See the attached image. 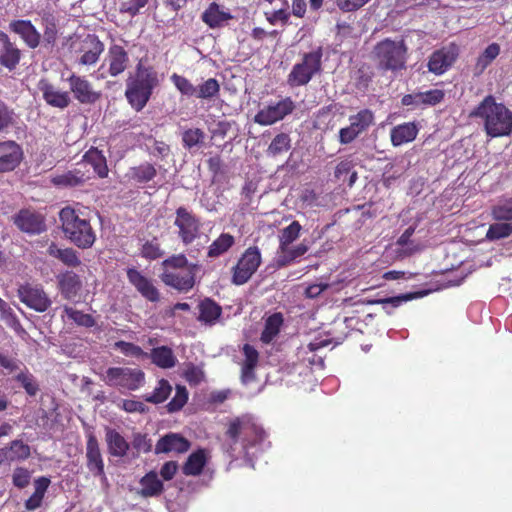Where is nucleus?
Instances as JSON below:
<instances>
[{"mask_svg":"<svg viewBox=\"0 0 512 512\" xmlns=\"http://www.w3.org/2000/svg\"><path fill=\"white\" fill-rule=\"evenodd\" d=\"M470 118L480 119L487 136L498 138L512 134V111L493 95H487L469 113Z\"/></svg>","mask_w":512,"mask_h":512,"instance_id":"1","label":"nucleus"},{"mask_svg":"<svg viewBox=\"0 0 512 512\" xmlns=\"http://www.w3.org/2000/svg\"><path fill=\"white\" fill-rule=\"evenodd\" d=\"M159 84L156 69L152 65H144L140 60L136 64L134 75L126 80L125 97L132 109L136 112L142 111Z\"/></svg>","mask_w":512,"mask_h":512,"instance_id":"2","label":"nucleus"},{"mask_svg":"<svg viewBox=\"0 0 512 512\" xmlns=\"http://www.w3.org/2000/svg\"><path fill=\"white\" fill-rule=\"evenodd\" d=\"M160 280L178 292L187 293L196 283V273L200 266L189 262L183 253L172 254L161 263Z\"/></svg>","mask_w":512,"mask_h":512,"instance_id":"3","label":"nucleus"},{"mask_svg":"<svg viewBox=\"0 0 512 512\" xmlns=\"http://www.w3.org/2000/svg\"><path fill=\"white\" fill-rule=\"evenodd\" d=\"M59 220L62 232L70 243L80 249H89L94 245L96 232L80 210L65 206L59 212Z\"/></svg>","mask_w":512,"mask_h":512,"instance_id":"4","label":"nucleus"},{"mask_svg":"<svg viewBox=\"0 0 512 512\" xmlns=\"http://www.w3.org/2000/svg\"><path fill=\"white\" fill-rule=\"evenodd\" d=\"M373 54L380 70L397 72L406 67L407 47L403 40L385 38L375 45Z\"/></svg>","mask_w":512,"mask_h":512,"instance_id":"5","label":"nucleus"},{"mask_svg":"<svg viewBox=\"0 0 512 512\" xmlns=\"http://www.w3.org/2000/svg\"><path fill=\"white\" fill-rule=\"evenodd\" d=\"M323 47L305 52L301 55V61L293 65L288 74L287 81L292 87L307 85L313 77L322 71Z\"/></svg>","mask_w":512,"mask_h":512,"instance_id":"6","label":"nucleus"},{"mask_svg":"<svg viewBox=\"0 0 512 512\" xmlns=\"http://www.w3.org/2000/svg\"><path fill=\"white\" fill-rule=\"evenodd\" d=\"M226 435L233 444H236L241 437L243 449L248 450L264 440L265 431L249 418L238 417L230 422Z\"/></svg>","mask_w":512,"mask_h":512,"instance_id":"7","label":"nucleus"},{"mask_svg":"<svg viewBox=\"0 0 512 512\" xmlns=\"http://www.w3.org/2000/svg\"><path fill=\"white\" fill-rule=\"evenodd\" d=\"M104 381L112 387L135 391L144 384L145 373L139 368L110 367Z\"/></svg>","mask_w":512,"mask_h":512,"instance_id":"8","label":"nucleus"},{"mask_svg":"<svg viewBox=\"0 0 512 512\" xmlns=\"http://www.w3.org/2000/svg\"><path fill=\"white\" fill-rule=\"evenodd\" d=\"M174 226L177 228L178 238L183 245L192 244L201 234V221L186 207L180 206L176 209Z\"/></svg>","mask_w":512,"mask_h":512,"instance_id":"9","label":"nucleus"},{"mask_svg":"<svg viewBox=\"0 0 512 512\" xmlns=\"http://www.w3.org/2000/svg\"><path fill=\"white\" fill-rule=\"evenodd\" d=\"M262 257L258 247L247 248L236 265L232 268L233 284L240 286L247 283L261 265Z\"/></svg>","mask_w":512,"mask_h":512,"instance_id":"10","label":"nucleus"},{"mask_svg":"<svg viewBox=\"0 0 512 512\" xmlns=\"http://www.w3.org/2000/svg\"><path fill=\"white\" fill-rule=\"evenodd\" d=\"M67 83L73 98L82 105H94L102 97V92L96 90L85 76L72 73L67 78Z\"/></svg>","mask_w":512,"mask_h":512,"instance_id":"11","label":"nucleus"},{"mask_svg":"<svg viewBox=\"0 0 512 512\" xmlns=\"http://www.w3.org/2000/svg\"><path fill=\"white\" fill-rule=\"evenodd\" d=\"M295 107V103L291 97H285L276 103H270L260 109L256 113L254 121L262 126L273 125L291 114Z\"/></svg>","mask_w":512,"mask_h":512,"instance_id":"12","label":"nucleus"},{"mask_svg":"<svg viewBox=\"0 0 512 512\" xmlns=\"http://www.w3.org/2000/svg\"><path fill=\"white\" fill-rule=\"evenodd\" d=\"M20 301L37 312H45L51 306V300L43 287L26 283L17 290Z\"/></svg>","mask_w":512,"mask_h":512,"instance_id":"13","label":"nucleus"},{"mask_svg":"<svg viewBox=\"0 0 512 512\" xmlns=\"http://www.w3.org/2000/svg\"><path fill=\"white\" fill-rule=\"evenodd\" d=\"M459 55L456 44H450L434 51L427 64L428 70L435 75H442L455 63Z\"/></svg>","mask_w":512,"mask_h":512,"instance_id":"14","label":"nucleus"},{"mask_svg":"<svg viewBox=\"0 0 512 512\" xmlns=\"http://www.w3.org/2000/svg\"><path fill=\"white\" fill-rule=\"evenodd\" d=\"M16 227L27 234L38 235L46 230L45 217L32 209H21L13 216Z\"/></svg>","mask_w":512,"mask_h":512,"instance_id":"15","label":"nucleus"},{"mask_svg":"<svg viewBox=\"0 0 512 512\" xmlns=\"http://www.w3.org/2000/svg\"><path fill=\"white\" fill-rule=\"evenodd\" d=\"M76 52L81 56L78 64L91 66L98 62L101 54L104 52V43L95 34H87L78 45Z\"/></svg>","mask_w":512,"mask_h":512,"instance_id":"16","label":"nucleus"},{"mask_svg":"<svg viewBox=\"0 0 512 512\" xmlns=\"http://www.w3.org/2000/svg\"><path fill=\"white\" fill-rule=\"evenodd\" d=\"M129 63V55L125 48L119 44H111L102 67L107 65L108 74L111 77H117L128 68Z\"/></svg>","mask_w":512,"mask_h":512,"instance_id":"17","label":"nucleus"},{"mask_svg":"<svg viewBox=\"0 0 512 512\" xmlns=\"http://www.w3.org/2000/svg\"><path fill=\"white\" fill-rule=\"evenodd\" d=\"M23 158L21 146L13 140L0 142V173L13 171Z\"/></svg>","mask_w":512,"mask_h":512,"instance_id":"18","label":"nucleus"},{"mask_svg":"<svg viewBox=\"0 0 512 512\" xmlns=\"http://www.w3.org/2000/svg\"><path fill=\"white\" fill-rule=\"evenodd\" d=\"M191 447L190 441L179 433L169 432L160 437L157 441L154 453L168 454V453H185Z\"/></svg>","mask_w":512,"mask_h":512,"instance_id":"19","label":"nucleus"},{"mask_svg":"<svg viewBox=\"0 0 512 512\" xmlns=\"http://www.w3.org/2000/svg\"><path fill=\"white\" fill-rule=\"evenodd\" d=\"M57 288L66 300H73L79 296L83 288L81 277L73 270H65L56 276Z\"/></svg>","mask_w":512,"mask_h":512,"instance_id":"20","label":"nucleus"},{"mask_svg":"<svg viewBox=\"0 0 512 512\" xmlns=\"http://www.w3.org/2000/svg\"><path fill=\"white\" fill-rule=\"evenodd\" d=\"M127 278L146 300L150 302H158L160 300V292L157 287L136 268L127 269Z\"/></svg>","mask_w":512,"mask_h":512,"instance_id":"21","label":"nucleus"},{"mask_svg":"<svg viewBox=\"0 0 512 512\" xmlns=\"http://www.w3.org/2000/svg\"><path fill=\"white\" fill-rule=\"evenodd\" d=\"M9 30L17 34L30 49H36L41 45V33L30 20H13L9 23Z\"/></svg>","mask_w":512,"mask_h":512,"instance_id":"22","label":"nucleus"},{"mask_svg":"<svg viewBox=\"0 0 512 512\" xmlns=\"http://www.w3.org/2000/svg\"><path fill=\"white\" fill-rule=\"evenodd\" d=\"M86 465L93 476L105 478L104 461L99 442L92 433L87 436Z\"/></svg>","mask_w":512,"mask_h":512,"instance_id":"23","label":"nucleus"},{"mask_svg":"<svg viewBox=\"0 0 512 512\" xmlns=\"http://www.w3.org/2000/svg\"><path fill=\"white\" fill-rule=\"evenodd\" d=\"M0 44V65L9 71L15 70L21 60V50L2 31L0 32Z\"/></svg>","mask_w":512,"mask_h":512,"instance_id":"24","label":"nucleus"},{"mask_svg":"<svg viewBox=\"0 0 512 512\" xmlns=\"http://www.w3.org/2000/svg\"><path fill=\"white\" fill-rule=\"evenodd\" d=\"M39 89L42 92L45 102L55 108L65 109L71 103L69 92L60 91L51 83L41 80Z\"/></svg>","mask_w":512,"mask_h":512,"instance_id":"25","label":"nucleus"},{"mask_svg":"<svg viewBox=\"0 0 512 512\" xmlns=\"http://www.w3.org/2000/svg\"><path fill=\"white\" fill-rule=\"evenodd\" d=\"M41 25L43 27V36L41 35V45L50 49L56 45L58 39V21L51 12L41 14Z\"/></svg>","mask_w":512,"mask_h":512,"instance_id":"26","label":"nucleus"},{"mask_svg":"<svg viewBox=\"0 0 512 512\" xmlns=\"http://www.w3.org/2000/svg\"><path fill=\"white\" fill-rule=\"evenodd\" d=\"M419 128L415 122H406L394 126L390 131V140L394 147L401 146L415 140Z\"/></svg>","mask_w":512,"mask_h":512,"instance_id":"27","label":"nucleus"},{"mask_svg":"<svg viewBox=\"0 0 512 512\" xmlns=\"http://www.w3.org/2000/svg\"><path fill=\"white\" fill-rule=\"evenodd\" d=\"M243 353L245 359L241 367V381L243 384H248L256 379L255 368L259 361V353L250 344L243 346Z\"/></svg>","mask_w":512,"mask_h":512,"instance_id":"28","label":"nucleus"},{"mask_svg":"<svg viewBox=\"0 0 512 512\" xmlns=\"http://www.w3.org/2000/svg\"><path fill=\"white\" fill-rule=\"evenodd\" d=\"M108 453L113 457L123 458L130 448L126 439L115 429L107 428L105 434Z\"/></svg>","mask_w":512,"mask_h":512,"instance_id":"29","label":"nucleus"},{"mask_svg":"<svg viewBox=\"0 0 512 512\" xmlns=\"http://www.w3.org/2000/svg\"><path fill=\"white\" fill-rule=\"evenodd\" d=\"M47 254L67 267L75 268L81 265L78 252L71 247L60 248L55 242H51L47 248Z\"/></svg>","mask_w":512,"mask_h":512,"instance_id":"30","label":"nucleus"},{"mask_svg":"<svg viewBox=\"0 0 512 512\" xmlns=\"http://www.w3.org/2000/svg\"><path fill=\"white\" fill-rule=\"evenodd\" d=\"M232 18L231 13L221 10L220 5L216 2L210 3L201 16L202 21L212 29L221 27L223 23Z\"/></svg>","mask_w":512,"mask_h":512,"instance_id":"31","label":"nucleus"},{"mask_svg":"<svg viewBox=\"0 0 512 512\" xmlns=\"http://www.w3.org/2000/svg\"><path fill=\"white\" fill-rule=\"evenodd\" d=\"M198 320L206 325H214L222 315V307L213 299L205 298L198 304Z\"/></svg>","mask_w":512,"mask_h":512,"instance_id":"32","label":"nucleus"},{"mask_svg":"<svg viewBox=\"0 0 512 512\" xmlns=\"http://www.w3.org/2000/svg\"><path fill=\"white\" fill-rule=\"evenodd\" d=\"M83 162L92 166L94 172L99 178H106L108 176V166L105 155L101 150L96 147L88 149L82 158Z\"/></svg>","mask_w":512,"mask_h":512,"instance_id":"33","label":"nucleus"},{"mask_svg":"<svg viewBox=\"0 0 512 512\" xmlns=\"http://www.w3.org/2000/svg\"><path fill=\"white\" fill-rule=\"evenodd\" d=\"M415 229V226L408 227L397 239L396 245L400 247L397 250L398 256L410 257L423 249L422 245L414 243V241L411 240Z\"/></svg>","mask_w":512,"mask_h":512,"instance_id":"34","label":"nucleus"},{"mask_svg":"<svg viewBox=\"0 0 512 512\" xmlns=\"http://www.w3.org/2000/svg\"><path fill=\"white\" fill-rule=\"evenodd\" d=\"M157 175V170L152 163L144 162L138 166L131 167L126 174L129 181L137 184H145L153 180Z\"/></svg>","mask_w":512,"mask_h":512,"instance_id":"35","label":"nucleus"},{"mask_svg":"<svg viewBox=\"0 0 512 512\" xmlns=\"http://www.w3.org/2000/svg\"><path fill=\"white\" fill-rule=\"evenodd\" d=\"M207 463V455L204 449L192 452L182 466V473L186 476H198L202 473Z\"/></svg>","mask_w":512,"mask_h":512,"instance_id":"36","label":"nucleus"},{"mask_svg":"<svg viewBox=\"0 0 512 512\" xmlns=\"http://www.w3.org/2000/svg\"><path fill=\"white\" fill-rule=\"evenodd\" d=\"M140 485V494L146 498L159 496L164 491L163 482L158 478V475L155 471L146 473L140 479Z\"/></svg>","mask_w":512,"mask_h":512,"instance_id":"37","label":"nucleus"},{"mask_svg":"<svg viewBox=\"0 0 512 512\" xmlns=\"http://www.w3.org/2000/svg\"><path fill=\"white\" fill-rule=\"evenodd\" d=\"M153 364L162 369H170L176 365L177 359L168 346L153 348L148 354Z\"/></svg>","mask_w":512,"mask_h":512,"instance_id":"38","label":"nucleus"},{"mask_svg":"<svg viewBox=\"0 0 512 512\" xmlns=\"http://www.w3.org/2000/svg\"><path fill=\"white\" fill-rule=\"evenodd\" d=\"M235 244V238L230 233H221L208 247L207 257L217 258L228 252Z\"/></svg>","mask_w":512,"mask_h":512,"instance_id":"39","label":"nucleus"},{"mask_svg":"<svg viewBox=\"0 0 512 512\" xmlns=\"http://www.w3.org/2000/svg\"><path fill=\"white\" fill-rule=\"evenodd\" d=\"M282 325L283 316L281 313L270 315L265 321L260 340L265 344L270 343L279 334Z\"/></svg>","mask_w":512,"mask_h":512,"instance_id":"40","label":"nucleus"},{"mask_svg":"<svg viewBox=\"0 0 512 512\" xmlns=\"http://www.w3.org/2000/svg\"><path fill=\"white\" fill-rule=\"evenodd\" d=\"M500 54V46L497 43H491L478 56L474 66V74L480 75Z\"/></svg>","mask_w":512,"mask_h":512,"instance_id":"41","label":"nucleus"},{"mask_svg":"<svg viewBox=\"0 0 512 512\" xmlns=\"http://www.w3.org/2000/svg\"><path fill=\"white\" fill-rule=\"evenodd\" d=\"M18 116L15 110L3 100H0V133H7L15 128Z\"/></svg>","mask_w":512,"mask_h":512,"instance_id":"42","label":"nucleus"},{"mask_svg":"<svg viewBox=\"0 0 512 512\" xmlns=\"http://www.w3.org/2000/svg\"><path fill=\"white\" fill-rule=\"evenodd\" d=\"M349 122L360 135L374 123V114L369 109H362L357 114L351 115Z\"/></svg>","mask_w":512,"mask_h":512,"instance_id":"43","label":"nucleus"},{"mask_svg":"<svg viewBox=\"0 0 512 512\" xmlns=\"http://www.w3.org/2000/svg\"><path fill=\"white\" fill-rule=\"evenodd\" d=\"M194 97L202 100H211L220 92V84L215 78H208L195 88Z\"/></svg>","mask_w":512,"mask_h":512,"instance_id":"44","label":"nucleus"},{"mask_svg":"<svg viewBox=\"0 0 512 512\" xmlns=\"http://www.w3.org/2000/svg\"><path fill=\"white\" fill-rule=\"evenodd\" d=\"M302 227L298 221H293L290 225L285 227L279 236V249L281 252L288 251V247L299 236Z\"/></svg>","mask_w":512,"mask_h":512,"instance_id":"45","label":"nucleus"},{"mask_svg":"<svg viewBox=\"0 0 512 512\" xmlns=\"http://www.w3.org/2000/svg\"><path fill=\"white\" fill-rule=\"evenodd\" d=\"M172 386L166 379H160L158 385L154 388L151 394L144 395V400L153 404H160L164 402L171 394Z\"/></svg>","mask_w":512,"mask_h":512,"instance_id":"46","label":"nucleus"},{"mask_svg":"<svg viewBox=\"0 0 512 512\" xmlns=\"http://www.w3.org/2000/svg\"><path fill=\"white\" fill-rule=\"evenodd\" d=\"M354 163L352 160L345 159L337 164L334 176L337 180L345 181L346 177L349 176L348 185L351 187L357 180V172L353 170Z\"/></svg>","mask_w":512,"mask_h":512,"instance_id":"47","label":"nucleus"},{"mask_svg":"<svg viewBox=\"0 0 512 512\" xmlns=\"http://www.w3.org/2000/svg\"><path fill=\"white\" fill-rule=\"evenodd\" d=\"M165 254L158 239L154 237L151 240H147L140 249V255L149 261L157 260L163 257Z\"/></svg>","mask_w":512,"mask_h":512,"instance_id":"48","label":"nucleus"},{"mask_svg":"<svg viewBox=\"0 0 512 512\" xmlns=\"http://www.w3.org/2000/svg\"><path fill=\"white\" fill-rule=\"evenodd\" d=\"M291 148V138L286 133L277 134L270 145L268 146L267 153L271 156L280 155Z\"/></svg>","mask_w":512,"mask_h":512,"instance_id":"49","label":"nucleus"},{"mask_svg":"<svg viewBox=\"0 0 512 512\" xmlns=\"http://www.w3.org/2000/svg\"><path fill=\"white\" fill-rule=\"evenodd\" d=\"M372 68L368 64H362L354 74V85L358 90L365 91L373 78Z\"/></svg>","mask_w":512,"mask_h":512,"instance_id":"50","label":"nucleus"},{"mask_svg":"<svg viewBox=\"0 0 512 512\" xmlns=\"http://www.w3.org/2000/svg\"><path fill=\"white\" fill-rule=\"evenodd\" d=\"M15 380L20 383V385L29 396L33 397L38 393L39 385L35 377L28 371L27 368H25L24 371L18 373L15 377Z\"/></svg>","mask_w":512,"mask_h":512,"instance_id":"51","label":"nucleus"},{"mask_svg":"<svg viewBox=\"0 0 512 512\" xmlns=\"http://www.w3.org/2000/svg\"><path fill=\"white\" fill-rule=\"evenodd\" d=\"M64 312L70 320L74 321L79 326L91 328L95 325V320L90 314H86L69 306L64 307Z\"/></svg>","mask_w":512,"mask_h":512,"instance_id":"52","label":"nucleus"},{"mask_svg":"<svg viewBox=\"0 0 512 512\" xmlns=\"http://www.w3.org/2000/svg\"><path fill=\"white\" fill-rule=\"evenodd\" d=\"M512 235V223H494L489 226L486 239L489 241L500 240Z\"/></svg>","mask_w":512,"mask_h":512,"instance_id":"53","label":"nucleus"},{"mask_svg":"<svg viewBox=\"0 0 512 512\" xmlns=\"http://www.w3.org/2000/svg\"><path fill=\"white\" fill-rule=\"evenodd\" d=\"M10 461L25 460L30 456V447L21 440H13L10 442L9 447Z\"/></svg>","mask_w":512,"mask_h":512,"instance_id":"54","label":"nucleus"},{"mask_svg":"<svg viewBox=\"0 0 512 512\" xmlns=\"http://www.w3.org/2000/svg\"><path fill=\"white\" fill-rule=\"evenodd\" d=\"M188 400V391L186 387L177 385L174 397L166 405L168 412L181 410Z\"/></svg>","mask_w":512,"mask_h":512,"instance_id":"55","label":"nucleus"},{"mask_svg":"<svg viewBox=\"0 0 512 512\" xmlns=\"http://www.w3.org/2000/svg\"><path fill=\"white\" fill-rule=\"evenodd\" d=\"M205 133L200 128L187 129L182 134V142L185 148L191 149L203 143Z\"/></svg>","mask_w":512,"mask_h":512,"instance_id":"56","label":"nucleus"},{"mask_svg":"<svg viewBox=\"0 0 512 512\" xmlns=\"http://www.w3.org/2000/svg\"><path fill=\"white\" fill-rule=\"evenodd\" d=\"M171 81L174 84V86L176 87V89L182 95H184L186 97H194L195 92H196V90H195L196 86H194L188 78H186L182 75H178L177 73H174L171 76Z\"/></svg>","mask_w":512,"mask_h":512,"instance_id":"57","label":"nucleus"},{"mask_svg":"<svg viewBox=\"0 0 512 512\" xmlns=\"http://www.w3.org/2000/svg\"><path fill=\"white\" fill-rule=\"evenodd\" d=\"M113 347L125 356H132L136 358L148 357V353L144 352L140 346L131 342L120 340L115 342Z\"/></svg>","mask_w":512,"mask_h":512,"instance_id":"58","label":"nucleus"},{"mask_svg":"<svg viewBox=\"0 0 512 512\" xmlns=\"http://www.w3.org/2000/svg\"><path fill=\"white\" fill-rule=\"evenodd\" d=\"M54 184L63 187H75L84 182L83 174L79 175V172L68 171L62 175H59L53 179Z\"/></svg>","mask_w":512,"mask_h":512,"instance_id":"59","label":"nucleus"},{"mask_svg":"<svg viewBox=\"0 0 512 512\" xmlns=\"http://www.w3.org/2000/svg\"><path fill=\"white\" fill-rule=\"evenodd\" d=\"M31 480V472L24 467H16L12 474V483L15 487L23 489L27 487Z\"/></svg>","mask_w":512,"mask_h":512,"instance_id":"60","label":"nucleus"},{"mask_svg":"<svg viewBox=\"0 0 512 512\" xmlns=\"http://www.w3.org/2000/svg\"><path fill=\"white\" fill-rule=\"evenodd\" d=\"M148 2L149 0H124L120 4V12L134 17L148 4Z\"/></svg>","mask_w":512,"mask_h":512,"instance_id":"61","label":"nucleus"},{"mask_svg":"<svg viewBox=\"0 0 512 512\" xmlns=\"http://www.w3.org/2000/svg\"><path fill=\"white\" fill-rule=\"evenodd\" d=\"M421 102L423 106H435L443 101L445 93L441 89H431L425 92H420Z\"/></svg>","mask_w":512,"mask_h":512,"instance_id":"62","label":"nucleus"},{"mask_svg":"<svg viewBox=\"0 0 512 512\" xmlns=\"http://www.w3.org/2000/svg\"><path fill=\"white\" fill-rule=\"evenodd\" d=\"M307 251L308 247L305 244H299L294 248L288 247V251L282 252L284 255L279 259V264L285 266L296 258L303 256Z\"/></svg>","mask_w":512,"mask_h":512,"instance_id":"63","label":"nucleus"},{"mask_svg":"<svg viewBox=\"0 0 512 512\" xmlns=\"http://www.w3.org/2000/svg\"><path fill=\"white\" fill-rule=\"evenodd\" d=\"M491 214L493 219L497 221H511L512 203L494 206Z\"/></svg>","mask_w":512,"mask_h":512,"instance_id":"64","label":"nucleus"}]
</instances>
